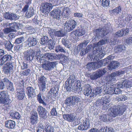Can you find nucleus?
Instances as JSON below:
<instances>
[{
	"label": "nucleus",
	"instance_id": "f257e3e1",
	"mask_svg": "<svg viewBox=\"0 0 132 132\" xmlns=\"http://www.w3.org/2000/svg\"><path fill=\"white\" fill-rule=\"evenodd\" d=\"M47 83V79L44 76L41 75L38 77L37 80V84L39 89V93L37 95V100L40 104H42L44 106L47 105L45 102V97H43V100L42 98V94L44 93L46 89V85Z\"/></svg>",
	"mask_w": 132,
	"mask_h": 132
},
{
	"label": "nucleus",
	"instance_id": "f03ea898",
	"mask_svg": "<svg viewBox=\"0 0 132 132\" xmlns=\"http://www.w3.org/2000/svg\"><path fill=\"white\" fill-rule=\"evenodd\" d=\"M109 28L108 27H104L101 29L95 30L94 32V36L92 37V39L97 40L99 39L102 38L109 32Z\"/></svg>",
	"mask_w": 132,
	"mask_h": 132
},
{
	"label": "nucleus",
	"instance_id": "7ed1b4c3",
	"mask_svg": "<svg viewBox=\"0 0 132 132\" xmlns=\"http://www.w3.org/2000/svg\"><path fill=\"white\" fill-rule=\"evenodd\" d=\"M126 107L125 105L121 104L114 106L111 111L113 117H115L122 115L126 111Z\"/></svg>",
	"mask_w": 132,
	"mask_h": 132
},
{
	"label": "nucleus",
	"instance_id": "20e7f679",
	"mask_svg": "<svg viewBox=\"0 0 132 132\" xmlns=\"http://www.w3.org/2000/svg\"><path fill=\"white\" fill-rule=\"evenodd\" d=\"M81 101L80 97L78 96L75 95L70 96L67 98L65 101L64 103L67 106H73L77 105L78 103Z\"/></svg>",
	"mask_w": 132,
	"mask_h": 132
},
{
	"label": "nucleus",
	"instance_id": "39448f33",
	"mask_svg": "<svg viewBox=\"0 0 132 132\" xmlns=\"http://www.w3.org/2000/svg\"><path fill=\"white\" fill-rule=\"evenodd\" d=\"M12 101L9 98V95L6 91L0 92V103L3 104H10Z\"/></svg>",
	"mask_w": 132,
	"mask_h": 132
},
{
	"label": "nucleus",
	"instance_id": "423d86ee",
	"mask_svg": "<svg viewBox=\"0 0 132 132\" xmlns=\"http://www.w3.org/2000/svg\"><path fill=\"white\" fill-rule=\"evenodd\" d=\"M77 24V22L73 20L66 21L64 23V30L68 32L72 30L76 26Z\"/></svg>",
	"mask_w": 132,
	"mask_h": 132
},
{
	"label": "nucleus",
	"instance_id": "0eeeda50",
	"mask_svg": "<svg viewBox=\"0 0 132 132\" xmlns=\"http://www.w3.org/2000/svg\"><path fill=\"white\" fill-rule=\"evenodd\" d=\"M107 71V69L105 68L103 70H99L98 71L94 72L91 75H89L88 77H89L91 80H95L102 76Z\"/></svg>",
	"mask_w": 132,
	"mask_h": 132
},
{
	"label": "nucleus",
	"instance_id": "6e6552de",
	"mask_svg": "<svg viewBox=\"0 0 132 132\" xmlns=\"http://www.w3.org/2000/svg\"><path fill=\"white\" fill-rule=\"evenodd\" d=\"M50 14L53 18L57 20L61 19L62 18L61 11L60 9V7L56 8L52 11Z\"/></svg>",
	"mask_w": 132,
	"mask_h": 132
},
{
	"label": "nucleus",
	"instance_id": "1a4fd4ad",
	"mask_svg": "<svg viewBox=\"0 0 132 132\" xmlns=\"http://www.w3.org/2000/svg\"><path fill=\"white\" fill-rule=\"evenodd\" d=\"M57 64L55 61L48 62L43 64L42 67L44 70L50 71L54 69Z\"/></svg>",
	"mask_w": 132,
	"mask_h": 132
},
{
	"label": "nucleus",
	"instance_id": "9d476101",
	"mask_svg": "<svg viewBox=\"0 0 132 132\" xmlns=\"http://www.w3.org/2000/svg\"><path fill=\"white\" fill-rule=\"evenodd\" d=\"M13 60L10 61L5 65L4 67V73L8 74L12 72L13 71L14 64Z\"/></svg>",
	"mask_w": 132,
	"mask_h": 132
},
{
	"label": "nucleus",
	"instance_id": "9b49d317",
	"mask_svg": "<svg viewBox=\"0 0 132 132\" xmlns=\"http://www.w3.org/2000/svg\"><path fill=\"white\" fill-rule=\"evenodd\" d=\"M84 93L85 95L87 96H89L90 98L93 97L94 96L93 92H92V89L90 85L87 84L85 85L84 90Z\"/></svg>",
	"mask_w": 132,
	"mask_h": 132
},
{
	"label": "nucleus",
	"instance_id": "f8f14e48",
	"mask_svg": "<svg viewBox=\"0 0 132 132\" xmlns=\"http://www.w3.org/2000/svg\"><path fill=\"white\" fill-rule=\"evenodd\" d=\"M14 57L10 54H6L0 59V65H2L7 62L14 60Z\"/></svg>",
	"mask_w": 132,
	"mask_h": 132
},
{
	"label": "nucleus",
	"instance_id": "ddd939ff",
	"mask_svg": "<svg viewBox=\"0 0 132 132\" xmlns=\"http://www.w3.org/2000/svg\"><path fill=\"white\" fill-rule=\"evenodd\" d=\"M32 87L29 86L26 88V93L28 98L30 99H32L36 95L35 91V89Z\"/></svg>",
	"mask_w": 132,
	"mask_h": 132
},
{
	"label": "nucleus",
	"instance_id": "4468645a",
	"mask_svg": "<svg viewBox=\"0 0 132 132\" xmlns=\"http://www.w3.org/2000/svg\"><path fill=\"white\" fill-rule=\"evenodd\" d=\"M44 56L48 60L52 61L54 59L58 60L60 58L59 55H56L53 53H46L44 54Z\"/></svg>",
	"mask_w": 132,
	"mask_h": 132
},
{
	"label": "nucleus",
	"instance_id": "2eb2a0df",
	"mask_svg": "<svg viewBox=\"0 0 132 132\" xmlns=\"http://www.w3.org/2000/svg\"><path fill=\"white\" fill-rule=\"evenodd\" d=\"M17 98L19 100H22L25 96V91L23 88L19 87L16 90Z\"/></svg>",
	"mask_w": 132,
	"mask_h": 132
},
{
	"label": "nucleus",
	"instance_id": "dca6fc26",
	"mask_svg": "<svg viewBox=\"0 0 132 132\" xmlns=\"http://www.w3.org/2000/svg\"><path fill=\"white\" fill-rule=\"evenodd\" d=\"M129 32V30L128 28L118 30L115 34L114 36L116 37H121L125 36Z\"/></svg>",
	"mask_w": 132,
	"mask_h": 132
},
{
	"label": "nucleus",
	"instance_id": "f3484780",
	"mask_svg": "<svg viewBox=\"0 0 132 132\" xmlns=\"http://www.w3.org/2000/svg\"><path fill=\"white\" fill-rule=\"evenodd\" d=\"M26 42L29 47H31L36 45L37 44V41L36 38L31 37L28 38Z\"/></svg>",
	"mask_w": 132,
	"mask_h": 132
},
{
	"label": "nucleus",
	"instance_id": "a211bd4d",
	"mask_svg": "<svg viewBox=\"0 0 132 132\" xmlns=\"http://www.w3.org/2000/svg\"><path fill=\"white\" fill-rule=\"evenodd\" d=\"M25 53L26 55L27 60L32 61L33 60L35 56V51L32 49H30L27 50Z\"/></svg>",
	"mask_w": 132,
	"mask_h": 132
},
{
	"label": "nucleus",
	"instance_id": "6ab92c4d",
	"mask_svg": "<svg viewBox=\"0 0 132 132\" xmlns=\"http://www.w3.org/2000/svg\"><path fill=\"white\" fill-rule=\"evenodd\" d=\"M76 116L73 113L67 114L63 115V118L65 120L69 122L73 121L75 118Z\"/></svg>",
	"mask_w": 132,
	"mask_h": 132
},
{
	"label": "nucleus",
	"instance_id": "aec40b11",
	"mask_svg": "<svg viewBox=\"0 0 132 132\" xmlns=\"http://www.w3.org/2000/svg\"><path fill=\"white\" fill-rule=\"evenodd\" d=\"M119 63L117 61H113L111 62L110 64L107 66L105 68L109 70H112L113 69H115L120 66Z\"/></svg>",
	"mask_w": 132,
	"mask_h": 132
},
{
	"label": "nucleus",
	"instance_id": "412c9836",
	"mask_svg": "<svg viewBox=\"0 0 132 132\" xmlns=\"http://www.w3.org/2000/svg\"><path fill=\"white\" fill-rule=\"evenodd\" d=\"M42 5L43 12L47 14L52 9V4L51 3H44Z\"/></svg>",
	"mask_w": 132,
	"mask_h": 132
},
{
	"label": "nucleus",
	"instance_id": "4be33fe9",
	"mask_svg": "<svg viewBox=\"0 0 132 132\" xmlns=\"http://www.w3.org/2000/svg\"><path fill=\"white\" fill-rule=\"evenodd\" d=\"M3 42L1 43V45H3L5 48L9 51H10L13 47V45L9 40H4Z\"/></svg>",
	"mask_w": 132,
	"mask_h": 132
},
{
	"label": "nucleus",
	"instance_id": "5701e85b",
	"mask_svg": "<svg viewBox=\"0 0 132 132\" xmlns=\"http://www.w3.org/2000/svg\"><path fill=\"white\" fill-rule=\"evenodd\" d=\"M15 126V122L13 120H8L5 122V126L9 129H14Z\"/></svg>",
	"mask_w": 132,
	"mask_h": 132
},
{
	"label": "nucleus",
	"instance_id": "b1692460",
	"mask_svg": "<svg viewBox=\"0 0 132 132\" xmlns=\"http://www.w3.org/2000/svg\"><path fill=\"white\" fill-rule=\"evenodd\" d=\"M126 47L123 45H117L115 47L114 52L117 53L122 52L126 50Z\"/></svg>",
	"mask_w": 132,
	"mask_h": 132
},
{
	"label": "nucleus",
	"instance_id": "393cba45",
	"mask_svg": "<svg viewBox=\"0 0 132 132\" xmlns=\"http://www.w3.org/2000/svg\"><path fill=\"white\" fill-rule=\"evenodd\" d=\"M38 118L37 114V112H35L31 117L30 120L32 124L34 125L37 123Z\"/></svg>",
	"mask_w": 132,
	"mask_h": 132
},
{
	"label": "nucleus",
	"instance_id": "a878e982",
	"mask_svg": "<svg viewBox=\"0 0 132 132\" xmlns=\"http://www.w3.org/2000/svg\"><path fill=\"white\" fill-rule=\"evenodd\" d=\"M85 31L82 29L77 30L75 31H73L71 33L72 35H74L76 36H82L85 34Z\"/></svg>",
	"mask_w": 132,
	"mask_h": 132
},
{
	"label": "nucleus",
	"instance_id": "bb28decb",
	"mask_svg": "<svg viewBox=\"0 0 132 132\" xmlns=\"http://www.w3.org/2000/svg\"><path fill=\"white\" fill-rule=\"evenodd\" d=\"M102 47L100 46H97L94 47L93 51V55L95 56L96 55L100 54L102 51Z\"/></svg>",
	"mask_w": 132,
	"mask_h": 132
},
{
	"label": "nucleus",
	"instance_id": "cd10ccee",
	"mask_svg": "<svg viewBox=\"0 0 132 132\" xmlns=\"http://www.w3.org/2000/svg\"><path fill=\"white\" fill-rule=\"evenodd\" d=\"M44 127L46 132H54V127L49 123H45Z\"/></svg>",
	"mask_w": 132,
	"mask_h": 132
},
{
	"label": "nucleus",
	"instance_id": "c85d7f7f",
	"mask_svg": "<svg viewBox=\"0 0 132 132\" xmlns=\"http://www.w3.org/2000/svg\"><path fill=\"white\" fill-rule=\"evenodd\" d=\"M62 44L65 47L69 48H72V46L71 45L70 43L69 42V41L65 37L62 39Z\"/></svg>",
	"mask_w": 132,
	"mask_h": 132
},
{
	"label": "nucleus",
	"instance_id": "c756f323",
	"mask_svg": "<svg viewBox=\"0 0 132 132\" xmlns=\"http://www.w3.org/2000/svg\"><path fill=\"white\" fill-rule=\"evenodd\" d=\"M70 81L67 80L65 84V88L67 91H69L71 90V86L72 84L71 83Z\"/></svg>",
	"mask_w": 132,
	"mask_h": 132
},
{
	"label": "nucleus",
	"instance_id": "7c9ffc66",
	"mask_svg": "<svg viewBox=\"0 0 132 132\" xmlns=\"http://www.w3.org/2000/svg\"><path fill=\"white\" fill-rule=\"evenodd\" d=\"M122 82L123 88H128L132 86V82L128 80H124Z\"/></svg>",
	"mask_w": 132,
	"mask_h": 132
},
{
	"label": "nucleus",
	"instance_id": "2f4dec72",
	"mask_svg": "<svg viewBox=\"0 0 132 132\" xmlns=\"http://www.w3.org/2000/svg\"><path fill=\"white\" fill-rule=\"evenodd\" d=\"M34 11L32 8H30L29 10H27L26 15L28 18H29L32 16L34 14Z\"/></svg>",
	"mask_w": 132,
	"mask_h": 132
},
{
	"label": "nucleus",
	"instance_id": "473e14b6",
	"mask_svg": "<svg viewBox=\"0 0 132 132\" xmlns=\"http://www.w3.org/2000/svg\"><path fill=\"white\" fill-rule=\"evenodd\" d=\"M18 24V23H17L14 22L9 23L8 26H9L10 29H12V31L14 32L15 31L16 28H17Z\"/></svg>",
	"mask_w": 132,
	"mask_h": 132
},
{
	"label": "nucleus",
	"instance_id": "72a5a7b5",
	"mask_svg": "<svg viewBox=\"0 0 132 132\" xmlns=\"http://www.w3.org/2000/svg\"><path fill=\"white\" fill-rule=\"evenodd\" d=\"M102 91V88L100 87H95L93 89V93L94 94H99L101 93Z\"/></svg>",
	"mask_w": 132,
	"mask_h": 132
},
{
	"label": "nucleus",
	"instance_id": "f704fd0d",
	"mask_svg": "<svg viewBox=\"0 0 132 132\" xmlns=\"http://www.w3.org/2000/svg\"><path fill=\"white\" fill-rule=\"evenodd\" d=\"M48 47L49 49L51 50L53 49L54 47L55 43L54 40L53 39H50L48 40Z\"/></svg>",
	"mask_w": 132,
	"mask_h": 132
},
{
	"label": "nucleus",
	"instance_id": "c9c22d12",
	"mask_svg": "<svg viewBox=\"0 0 132 132\" xmlns=\"http://www.w3.org/2000/svg\"><path fill=\"white\" fill-rule=\"evenodd\" d=\"M115 85H112L111 87L107 89V93L109 94H114V90Z\"/></svg>",
	"mask_w": 132,
	"mask_h": 132
},
{
	"label": "nucleus",
	"instance_id": "e433bc0d",
	"mask_svg": "<svg viewBox=\"0 0 132 132\" xmlns=\"http://www.w3.org/2000/svg\"><path fill=\"white\" fill-rule=\"evenodd\" d=\"M48 39L47 36H43L40 39V40L39 42L41 44H44L48 42Z\"/></svg>",
	"mask_w": 132,
	"mask_h": 132
},
{
	"label": "nucleus",
	"instance_id": "4c0bfd02",
	"mask_svg": "<svg viewBox=\"0 0 132 132\" xmlns=\"http://www.w3.org/2000/svg\"><path fill=\"white\" fill-rule=\"evenodd\" d=\"M106 41L108 43H109L111 45H114L117 44V43L113 38H111V39H106Z\"/></svg>",
	"mask_w": 132,
	"mask_h": 132
},
{
	"label": "nucleus",
	"instance_id": "58836bf2",
	"mask_svg": "<svg viewBox=\"0 0 132 132\" xmlns=\"http://www.w3.org/2000/svg\"><path fill=\"white\" fill-rule=\"evenodd\" d=\"M45 109L41 106H39L38 107V111L39 115H44L45 113Z\"/></svg>",
	"mask_w": 132,
	"mask_h": 132
},
{
	"label": "nucleus",
	"instance_id": "ea45409f",
	"mask_svg": "<svg viewBox=\"0 0 132 132\" xmlns=\"http://www.w3.org/2000/svg\"><path fill=\"white\" fill-rule=\"evenodd\" d=\"M54 35L58 37H62L64 36V33L63 31L59 30L54 32Z\"/></svg>",
	"mask_w": 132,
	"mask_h": 132
},
{
	"label": "nucleus",
	"instance_id": "a19ab883",
	"mask_svg": "<svg viewBox=\"0 0 132 132\" xmlns=\"http://www.w3.org/2000/svg\"><path fill=\"white\" fill-rule=\"evenodd\" d=\"M10 116L13 118L17 119H18L20 117V115L17 112H15L11 113Z\"/></svg>",
	"mask_w": 132,
	"mask_h": 132
},
{
	"label": "nucleus",
	"instance_id": "79ce46f5",
	"mask_svg": "<svg viewBox=\"0 0 132 132\" xmlns=\"http://www.w3.org/2000/svg\"><path fill=\"white\" fill-rule=\"evenodd\" d=\"M114 56L112 55H110L104 60V63L105 64H107L110 61L112 60L114 58Z\"/></svg>",
	"mask_w": 132,
	"mask_h": 132
},
{
	"label": "nucleus",
	"instance_id": "37998d69",
	"mask_svg": "<svg viewBox=\"0 0 132 132\" xmlns=\"http://www.w3.org/2000/svg\"><path fill=\"white\" fill-rule=\"evenodd\" d=\"M36 61H37L40 63H43V62H44L43 60L45 58L44 55L42 57L40 55H37L36 56Z\"/></svg>",
	"mask_w": 132,
	"mask_h": 132
},
{
	"label": "nucleus",
	"instance_id": "c03bdc74",
	"mask_svg": "<svg viewBox=\"0 0 132 132\" xmlns=\"http://www.w3.org/2000/svg\"><path fill=\"white\" fill-rule=\"evenodd\" d=\"M99 118L100 121L104 122H107L108 119L109 120V119H108L107 116L105 114H103L100 116Z\"/></svg>",
	"mask_w": 132,
	"mask_h": 132
},
{
	"label": "nucleus",
	"instance_id": "a18cd8bd",
	"mask_svg": "<svg viewBox=\"0 0 132 132\" xmlns=\"http://www.w3.org/2000/svg\"><path fill=\"white\" fill-rule=\"evenodd\" d=\"M101 2L102 5L103 7L109 6L110 4V0H100Z\"/></svg>",
	"mask_w": 132,
	"mask_h": 132
},
{
	"label": "nucleus",
	"instance_id": "49530a36",
	"mask_svg": "<svg viewBox=\"0 0 132 132\" xmlns=\"http://www.w3.org/2000/svg\"><path fill=\"white\" fill-rule=\"evenodd\" d=\"M72 91L73 92L75 93H78L81 92L82 90V88H78L75 85H74L72 87Z\"/></svg>",
	"mask_w": 132,
	"mask_h": 132
},
{
	"label": "nucleus",
	"instance_id": "de8ad7c7",
	"mask_svg": "<svg viewBox=\"0 0 132 132\" xmlns=\"http://www.w3.org/2000/svg\"><path fill=\"white\" fill-rule=\"evenodd\" d=\"M55 51L57 52L59 51L63 52L64 53H65V50L63 48V47L60 45H58L56 46Z\"/></svg>",
	"mask_w": 132,
	"mask_h": 132
},
{
	"label": "nucleus",
	"instance_id": "09e8293b",
	"mask_svg": "<svg viewBox=\"0 0 132 132\" xmlns=\"http://www.w3.org/2000/svg\"><path fill=\"white\" fill-rule=\"evenodd\" d=\"M24 41V38L23 37L16 39L14 43L16 44H19Z\"/></svg>",
	"mask_w": 132,
	"mask_h": 132
},
{
	"label": "nucleus",
	"instance_id": "8fccbe9b",
	"mask_svg": "<svg viewBox=\"0 0 132 132\" xmlns=\"http://www.w3.org/2000/svg\"><path fill=\"white\" fill-rule=\"evenodd\" d=\"M95 103L96 106H99L103 105L104 103V101L103 100L102 98L101 99H98Z\"/></svg>",
	"mask_w": 132,
	"mask_h": 132
},
{
	"label": "nucleus",
	"instance_id": "3c124183",
	"mask_svg": "<svg viewBox=\"0 0 132 132\" xmlns=\"http://www.w3.org/2000/svg\"><path fill=\"white\" fill-rule=\"evenodd\" d=\"M76 78L74 75H72L70 76L67 80H69L71 82V83H72L76 81Z\"/></svg>",
	"mask_w": 132,
	"mask_h": 132
},
{
	"label": "nucleus",
	"instance_id": "603ef678",
	"mask_svg": "<svg viewBox=\"0 0 132 132\" xmlns=\"http://www.w3.org/2000/svg\"><path fill=\"white\" fill-rule=\"evenodd\" d=\"M6 87L8 90L12 92H13L14 90L13 86V84L12 82L9 85H7Z\"/></svg>",
	"mask_w": 132,
	"mask_h": 132
},
{
	"label": "nucleus",
	"instance_id": "864d4df0",
	"mask_svg": "<svg viewBox=\"0 0 132 132\" xmlns=\"http://www.w3.org/2000/svg\"><path fill=\"white\" fill-rule=\"evenodd\" d=\"M116 80L115 76L112 75V73L111 75L107 77V81L109 82H113V81Z\"/></svg>",
	"mask_w": 132,
	"mask_h": 132
},
{
	"label": "nucleus",
	"instance_id": "5fc2aeb1",
	"mask_svg": "<svg viewBox=\"0 0 132 132\" xmlns=\"http://www.w3.org/2000/svg\"><path fill=\"white\" fill-rule=\"evenodd\" d=\"M78 128V129L81 130H85L88 129L83 123L80 125Z\"/></svg>",
	"mask_w": 132,
	"mask_h": 132
},
{
	"label": "nucleus",
	"instance_id": "6e6d98bb",
	"mask_svg": "<svg viewBox=\"0 0 132 132\" xmlns=\"http://www.w3.org/2000/svg\"><path fill=\"white\" fill-rule=\"evenodd\" d=\"M11 20L15 21L18 20L19 18V16L16 15L15 14L13 13H11Z\"/></svg>",
	"mask_w": 132,
	"mask_h": 132
},
{
	"label": "nucleus",
	"instance_id": "4d7b16f0",
	"mask_svg": "<svg viewBox=\"0 0 132 132\" xmlns=\"http://www.w3.org/2000/svg\"><path fill=\"white\" fill-rule=\"evenodd\" d=\"M93 62L89 63L86 66V68L89 70H90L93 69Z\"/></svg>",
	"mask_w": 132,
	"mask_h": 132
},
{
	"label": "nucleus",
	"instance_id": "13d9d810",
	"mask_svg": "<svg viewBox=\"0 0 132 132\" xmlns=\"http://www.w3.org/2000/svg\"><path fill=\"white\" fill-rule=\"evenodd\" d=\"M60 9L61 10V11L62 10L63 12L67 13L68 14H70V11L68 8L67 7H60Z\"/></svg>",
	"mask_w": 132,
	"mask_h": 132
},
{
	"label": "nucleus",
	"instance_id": "bf43d9fd",
	"mask_svg": "<svg viewBox=\"0 0 132 132\" xmlns=\"http://www.w3.org/2000/svg\"><path fill=\"white\" fill-rule=\"evenodd\" d=\"M57 110L55 108H53L50 112L51 114L53 116H56L57 114Z\"/></svg>",
	"mask_w": 132,
	"mask_h": 132
},
{
	"label": "nucleus",
	"instance_id": "052dcab7",
	"mask_svg": "<svg viewBox=\"0 0 132 132\" xmlns=\"http://www.w3.org/2000/svg\"><path fill=\"white\" fill-rule=\"evenodd\" d=\"M83 123L84 124V125L88 128L90 126V122L89 120L88 119L86 118L85 120H84V121Z\"/></svg>",
	"mask_w": 132,
	"mask_h": 132
},
{
	"label": "nucleus",
	"instance_id": "680f3d73",
	"mask_svg": "<svg viewBox=\"0 0 132 132\" xmlns=\"http://www.w3.org/2000/svg\"><path fill=\"white\" fill-rule=\"evenodd\" d=\"M2 80V81L4 84V85H5L6 86L9 85L11 82L8 79L5 78H3Z\"/></svg>",
	"mask_w": 132,
	"mask_h": 132
},
{
	"label": "nucleus",
	"instance_id": "e2e57ef3",
	"mask_svg": "<svg viewBox=\"0 0 132 132\" xmlns=\"http://www.w3.org/2000/svg\"><path fill=\"white\" fill-rule=\"evenodd\" d=\"M121 7L120 6L117 7L113 10V12L116 13H119L121 12Z\"/></svg>",
	"mask_w": 132,
	"mask_h": 132
},
{
	"label": "nucleus",
	"instance_id": "0e129e2a",
	"mask_svg": "<svg viewBox=\"0 0 132 132\" xmlns=\"http://www.w3.org/2000/svg\"><path fill=\"white\" fill-rule=\"evenodd\" d=\"M4 17L6 19L11 20V13L8 12H6L5 13L4 15Z\"/></svg>",
	"mask_w": 132,
	"mask_h": 132
},
{
	"label": "nucleus",
	"instance_id": "69168bd1",
	"mask_svg": "<svg viewBox=\"0 0 132 132\" xmlns=\"http://www.w3.org/2000/svg\"><path fill=\"white\" fill-rule=\"evenodd\" d=\"M93 64L94 68H100L101 65V63L98 61L94 62Z\"/></svg>",
	"mask_w": 132,
	"mask_h": 132
},
{
	"label": "nucleus",
	"instance_id": "338daca9",
	"mask_svg": "<svg viewBox=\"0 0 132 132\" xmlns=\"http://www.w3.org/2000/svg\"><path fill=\"white\" fill-rule=\"evenodd\" d=\"M12 29H10V28L9 27H7L4 28L3 29V31L5 34H7L9 33L13 32Z\"/></svg>",
	"mask_w": 132,
	"mask_h": 132
},
{
	"label": "nucleus",
	"instance_id": "774afa93",
	"mask_svg": "<svg viewBox=\"0 0 132 132\" xmlns=\"http://www.w3.org/2000/svg\"><path fill=\"white\" fill-rule=\"evenodd\" d=\"M124 73L123 71H116L115 72L112 73V75L115 76H118L123 74Z\"/></svg>",
	"mask_w": 132,
	"mask_h": 132
}]
</instances>
